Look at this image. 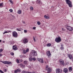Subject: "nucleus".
Wrapping results in <instances>:
<instances>
[{"label": "nucleus", "mask_w": 73, "mask_h": 73, "mask_svg": "<svg viewBox=\"0 0 73 73\" xmlns=\"http://www.w3.org/2000/svg\"><path fill=\"white\" fill-rule=\"evenodd\" d=\"M32 60L33 61H36V58H32Z\"/></svg>", "instance_id": "nucleus-28"}, {"label": "nucleus", "mask_w": 73, "mask_h": 73, "mask_svg": "<svg viewBox=\"0 0 73 73\" xmlns=\"http://www.w3.org/2000/svg\"><path fill=\"white\" fill-rule=\"evenodd\" d=\"M37 24L38 25H40V22L39 21H38L37 22Z\"/></svg>", "instance_id": "nucleus-31"}, {"label": "nucleus", "mask_w": 73, "mask_h": 73, "mask_svg": "<svg viewBox=\"0 0 73 73\" xmlns=\"http://www.w3.org/2000/svg\"><path fill=\"white\" fill-rule=\"evenodd\" d=\"M62 70L58 68L56 70V73H60L62 72Z\"/></svg>", "instance_id": "nucleus-10"}, {"label": "nucleus", "mask_w": 73, "mask_h": 73, "mask_svg": "<svg viewBox=\"0 0 73 73\" xmlns=\"http://www.w3.org/2000/svg\"><path fill=\"white\" fill-rule=\"evenodd\" d=\"M46 70L48 71L47 73H49L50 72H51V68L48 65H46Z\"/></svg>", "instance_id": "nucleus-1"}, {"label": "nucleus", "mask_w": 73, "mask_h": 73, "mask_svg": "<svg viewBox=\"0 0 73 73\" xmlns=\"http://www.w3.org/2000/svg\"><path fill=\"white\" fill-rule=\"evenodd\" d=\"M60 49H61V50H63L64 49V47H60Z\"/></svg>", "instance_id": "nucleus-38"}, {"label": "nucleus", "mask_w": 73, "mask_h": 73, "mask_svg": "<svg viewBox=\"0 0 73 73\" xmlns=\"http://www.w3.org/2000/svg\"><path fill=\"white\" fill-rule=\"evenodd\" d=\"M55 40L56 42H60L61 41V39L60 37H58V38H56L55 39Z\"/></svg>", "instance_id": "nucleus-5"}, {"label": "nucleus", "mask_w": 73, "mask_h": 73, "mask_svg": "<svg viewBox=\"0 0 73 73\" xmlns=\"http://www.w3.org/2000/svg\"><path fill=\"white\" fill-rule=\"evenodd\" d=\"M11 16H12V17H13V18H15V16H14V15H11Z\"/></svg>", "instance_id": "nucleus-47"}, {"label": "nucleus", "mask_w": 73, "mask_h": 73, "mask_svg": "<svg viewBox=\"0 0 73 73\" xmlns=\"http://www.w3.org/2000/svg\"><path fill=\"white\" fill-rule=\"evenodd\" d=\"M66 28L67 30H68L70 31H73L72 27L70 26H67L66 27Z\"/></svg>", "instance_id": "nucleus-6"}, {"label": "nucleus", "mask_w": 73, "mask_h": 73, "mask_svg": "<svg viewBox=\"0 0 73 73\" xmlns=\"http://www.w3.org/2000/svg\"><path fill=\"white\" fill-rule=\"evenodd\" d=\"M59 62L61 65H64V64H65L64 63V60H59Z\"/></svg>", "instance_id": "nucleus-11"}, {"label": "nucleus", "mask_w": 73, "mask_h": 73, "mask_svg": "<svg viewBox=\"0 0 73 73\" xmlns=\"http://www.w3.org/2000/svg\"><path fill=\"white\" fill-rule=\"evenodd\" d=\"M13 36L14 37H17L18 36L17 33L16 31H14L12 33Z\"/></svg>", "instance_id": "nucleus-7"}, {"label": "nucleus", "mask_w": 73, "mask_h": 73, "mask_svg": "<svg viewBox=\"0 0 73 73\" xmlns=\"http://www.w3.org/2000/svg\"><path fill=\"white\" fill-rule=\"evenodd\" d=\"M20 66H23V64L22 63H21L20 64Z\"/></svg>", "instance_id": "nucleus-42"}, {"label": "nucleus", "mask_w": 73, "mask_h": 73, "mask_svg": "<svg viewBox=\"0 0 73 73\" xmlns=\"http://www.w3.org/2000/svg\"><path fill=\"white\" fill-rule=\"evenodd\" d=\"M8 32H8L7 31H6L5 32H4L3 33V35H4V34H5V33H8Z\"/></svg>", "instance_id": "nucleus-40"}, {"label": "nucleus", "mask_w": 73, "mask_h": 73, "mask_svg": "<svg viewBox=\"0 0 73 73\" xmlns=\"http://www.w3.org/2000/svg\"><path fill=\"white\" fill-rule=\"evenodd\" d=\"M10 54L12 56H13L14 55V53L13 52H11Z\"/></svg>", "instance_id": "nucleus-35"}, {"label": "nucleus", "mask_w": 73, "mask_h": 73, "mask_svg": "<svg viewBox=\"0 0 73 73\" xmlns=\"http://www.w3.org/2000/svg\"><path fill=\"white\" fill-rule=\"evenodd\" d=\"M7 69H5V70H4V71L5 72H7Z\"/></svg>", "instance_id": "nucleus-51"}, {"label": "nucleus", "mask_w": 73, "mask_h": 73, "mask_svg": "<svg viewBox=\"0 0 73 73\" xmlns=\"http://www.w3.org/2000/svg\"><path fill=\"white\" fill-rule=\"evenodd\" d=\"M1 40H0V42H1Z\"/></svg>", "instance_id": "nucleus-56"}, {"label": "nucleus", "mask_w": 73, "mask_h": 73, "mask_svg": "<svg viewBox=\"0 0 73 73\" xmlns=\"http://www.w3.org/2000/svg\"><path fill=\"white\" fill-rule=\"evenodd\" d=\"M61 47H63L64 46V45L62 44H61Z\"/></svg>", "instance_id": "nucleus-49"}, {"label": "nucleus", "mask_w": 73, "mask_h": 73, "mask_svg": "<svg viewBox=\"0 0 73 73\" xmlns=\"http://www.w3.org/2000/svg\"><path fill=\"white\" fill-rule=\"evenodd\" d=\"M27 30H24V33H27Z\"/></svg>", "instance_id": "nucleus-39"}, {"label": "nucleus", "mask_w": 73, "mask_h": 73, "mask_svg": "<svg viewBox=\"0 0 73 73\" xmlns=\"http://www.w3.org/2000/svg\"><path fill=\"white\" fill-rule=\"evenodd\" d=\"M52 10L53 11L54 10V6H53L52 7Z\"/></svg>", "instance_id": "nucleus-32"}, {"label": "nucleus", "mask_w": 73, "mask_h": 73, "mask_svg": "<svg viewBox=\"0 0 73 73\" xmlns=\"http://www.w3.org/2000/svg\"><path fill=\"white\" fill-rule=\"evenodd\" d=\"M67 56L69 58V59H70V60H72V58H73V57H72V55L70 54H68Z\"/></svg>", "instance_id": "nucleus-13"}, {"label": "nucleus", "mask_w": 73, "mask_h": 73, "mask_svg": "<svg viewBox=\"0 0 73 73\" xmlns=\"http://www.w3.org/2000/svg\"><path fill=\"white\" fill-rule=\"evenodd\" d=\"M2 51H3V49H0V52H1Z\"/></svg>", "instance_id": "nucleus-45"}, {"label": "nucleus", "mask_w": 73, "mask_h": 73, "mask_svg": "<svg viewBox=\"0 0 73 73\" xmlns=\"http://www.w3.org/2000/svg\"><path fill=\"white\" fill-rule=\"evenodd\" d=\"M2 56V54H0V57Z\"/></svg>", "instance_id": "nucleus-52"}, {"label": "nucleus", "mask_w": 73, "mask_h": 73, "mask_svg": "<svg viewBox=\"0 0 73 73\" xmlns=\"http://www.w3.org/2000/svg\"><path fill=\"white\" fill-rule=\"evenodd\" d=\"M33 39L34 41L36 42V39H35V37H33Z\"/></svg>", "instance_id": "nucleus-44"}, {"label": "nucleus", "mask_w": 73, "mask_h": 73, "mask_svg": "<svg viewBox=\"0 0 73 73\" xmlns=\"http://www.w3.org/2000/svg\"><path fill=\"white\" fill-rule=\"evenodd\" d=\"M37 60L38 61H39L41 63H43L44 62V60L43 58H37Z\"/></svg>", "instance_id": "nucleus-9"}, {"label": "nucleus", "mask_w": 73, "mask_h": 73, "mask_svg": "<svg viewBox=\"0 0 73 73\" xmlns=\"http://www.w3.org/2000/svg\"><path fill=\"white\" fill-rule=\"evenodd\" d=\"M30 8L31 9V10H33V7H31Z\"/></svg>", "instance_id": "nucleus-37"}, {"label": "nucleus", "mask_w": 73, "mask_h": 73, "mask_svg": "<svg viewBox=\"0 0 73 73\" xmlns=\"http://www.w3.org/2000/svg\"><path fill=\"white\" fill-rule=\"evenodd\" d=\"M1 62H2L3 64H7V65H10L11 64V62H9L7 61H0Z\"/></svg>", "instance_id": "nucleus-4"}, {"label": "nucleus", "mask_w": 73, "mask_h": 73, "mask_svg": "<svg viewBox=\"0 0 73 73\" xmlns=\"http://www.w3.org/2000/svg\"><path fill=\"white\" fill-rule=\"evenodd\" d=\"M46 54L48 57H50V56H51V53L49 51L47 52Z\"/></svg>", "instance_id": "nucleus-12"}, {"label": "nucleus", "mask_w": 73, "mask_h": 73, "mask_svg": "<svg viewBox=\"0 0 73 73\" xmlns=\"http://www.w3.org/2000/svg\"><path fill=\"white\" fill-rule=\"evenodd\" d=\"M62 31H65V30L64 28H62Z\"/></svg>", "instance_id": "nucleus-48"}, {"label": "nucleus", "mask_w": 73, "mask_h": 73, "mask_svg": "<svg viewBox=\"0 0 73 73\" xmlns=\"http://www.w3.org/2000/svg\"><path fill=\"white\" fill-rule=\"evenodd\" d=\"M32 3L33 4H35V2H33V1H32Z\"/></svg>", "instance_id": "nucleus-53"}, {"label": "nucleus", "mask_w": 73, "mask_h": 73, "mask_svg": "<svg viewBox=\"0 0 73 73\" xmlns=\"http://www.w3.org/2000/svg\"><path fill=\"white\" fill-rule=\"evenodd\" d=\"M23 60L21 59V62H23Z\"/></svg>", "instance_id": "nucleus-54"}, {"label": "nucleus", "mask_w": 73, "mask_h": 73, "mask_svg": "<svg viewBox=\"0 0 73 73\" xmlns=\"http://www.w3.org/2000/svg\"><path fill=\"white\" fill-rule=\"evenodd\" d=\"M66 1L67 4L70 7H72V2L69 0H65Z\"/></svg>", "instance_id": "nucleus-2"}, {"label": "nucleus", "mask_w": 73, "mask_h": 73, "mask_svg": "<svg viewBox=\"0 0 73 73\" xmlns=\"http://www.w3.org/2000/svg\"><path fill=\"white\" fill-rule=\"evenodd\" d=\"M17 72H21V70H20V69H17Z\"/></svg>", "instance_id": "nucleus-23"}, {"label": "nucleus", "mask_w": 73, "mask_h": 73, "mask_svg": "<svg viewBox=\"0 0 73 73\" xmlns=\"http://www.w3.org/2000/svg\"><path fill=\"white\" fill-rule=\"evenodd\" d=\"M3 3H0V7H3Z\"/></svg>", "instance_id": "nucleus-24"}, {"label": "nucleus", "mask_w": 73, "mask_h": 73, "mask_svg": "<svg viewBox=\"0 0 73 73\" xmlns=\"http://www.w3.org/2000/svg\"><path fill=\"white\" fill-rule=\"evenodd\" d=\"M32 60H33L32 58H29V61H32Z\"/></svg>", "instance_id": "nucleus-29"}, {"label": "nucleus", "mask_w": 73, "mask_h": 73, "mask_svg": "<svg viewBox=\"0 0 73 73\" xmlns=\"http://www.w3.org/2000/svg\"><path fill=\"white\" fill-rule=\"evenodd\" d=\"M44 17L46 19H49V17H48L46 16V15H45Z\"/></svg>", "instance_id": "nucleus-19"}, {"label": "nucleus", "mask_w": 73, "mask_h": 73, "mask_svg": "<svg viewBox=\"0 0 73 73\" xmlns=\"http://www.w3.org/2000/svg\"><path fill=\"white\" fill-rule=\"evenodd\" d=\"M11 44H13L15 43V42L13 41H12L10 42Z\"/></svg>", "instance_id": "nucleus-27"}, {"label": "nucleus", "mask_w": 73, "mask_h": 73, "mask_svg": "<svg viewBox=\"0 0 73 73\" xmlns=\"http://www.w3.org/2000/svg\"><path fill=\"white\" fill-rule=\"evenodd\" d=\"M29 72H27L26 73V72H25V70H23L22 72V73H28Z\"/></svg>", "instance_id": "nucleus-26"}, {"label": "nucleus", "mask_w": 73, "mask_h": 73, "mask_svg": "<svg viewBox=\"0 0 73 73\" xmlns=\"http://www.w3.org/2000/svg\"><path fill=\"white\" fill-rule=\"evenodd\" d=\"M22 41L23 42V43L25 44H27V43H28V39L27 38H25L23 39L22 40Z\"/></svg>", "instance_id": "nucleus-8"}, {"label": "nucleus", "mask_w": 73, "mask_h": 73, "mask_svg": "<svg viewBox=\"0 0 73 73\" xmlns=\"http://www.w3.org/2000/svg\"><path fill=\"white\" fill-rule=\"evenodd\" d=\"M31 54L32 56L31 57H32V56L35 57V56L37 55V53L35 51H32L31 53Z\"/></svg>", "instance_id": "nucleus-3"}, {"label": "nucleus", "mask_w": 73, "mask_h": 73, "mask_svg": "<svg viewBox=\"0 0 73 73\" xmlns=\"http://www.w3.org/2000/svg\"><path fill=\"white\" fill-rule=\"evenodd\" d=\"M0 72H1V73H4V72L1 70H0Z\"/></svg>", "instance_id": "nucleus-41"}, {"label": "nucleus", "mask_w": 73, "mask_h": 73, "mask_svg": "<svg viewBox=\"0 0 73 73\" xmlns=\"http://www.w3.org/2000/svg\"><path fill=\"white\" fill-rule=\"evenodd\" d=\"M36 3L37 4H41V1L40 0H37L36 1Z\"/></svg>", "instance_id": "nucleus-16"}, {"label": "nucleus", "mask_w": 73, "mask_h": 73, "mask_svg": "<svg viewBox=\"0 0 73 73\" xmlns=\"http://www.w3.org/2000/svg\"><path fill=\"white\" fill-rule=\"evenodd\" d=\"M72 62H73V58H72Z\"/></svg>", "instance_id": "nucleus-55"}, {"label": "nucleus", "mask_w": 73, "mask_h": 73, "mask_svg": "<svg viewBox=\"0 0 73 73\" xmlns=\"http://www.w3.org/2000/svg\"><path fill=\"white\" fill-rule=\"evenodd\" d=\"M9 1L12 4H13V2L12 0H9Z\"/></svg>", "instance_id": "nucleus-33"}, {"label": "nucleus", "mask_w": 73, "mask_h": 73, "mask_svg": "<svg viewBox=\"0 0 73 73\" xmlns=\"http://www.w3.org/2000/svg\"><path fill=\"white\" fill-rule=\"evenodd\" d=\"M17 13L18 14H21V10H19L18 11Z\"/></svg>", "instance_id": "nucleus-20"}, {"label": "nucleus", "mask_w": 73, "mask_h": 73, "mask_svg": "<svg viewBox=\"0 0 73 73\" xmlns=\"http://www.w3.org/2000/svg\"><path fill=\"white\" fill-rule=\"evenodd\" d=\"M27 51H26V50H24L23 51V53H24V54H26L27 53Z\"/></svg>", "instance_id": "nucleus-25"}, {"label": "nucleus", "mask_w": 73, "mask_h": 73, "mask_svg": "<svg viewBox=\"0 0 73 73\" xmlns=\"http://www.w3.org/2000/svg\"><path fill=\"white\" fill-rule=\"evenodd\" d=\"M72 69H73V68L72 67H70L68 68V70L69 72H71L72 71Z\"/></svg>", "instance_id": "nucleus-18"}, {"label": "nucleus", "mask_w": 73, "mask_h": 73, "mask_svg": "<svg viewBox=\"0 0 73 73\" xmlns=\"http://www.w3.org/2000/svg\"><path fill=\"white\" fill-rule=\"evenodd\" d=\"M63 72L65 73H68V69L66 68H65L63 70Z\"/></svg>", "instance_id": "nucleus-14"}, {"label": "nucleus", "mask_w": 73, "mask_h": 73, "mask_svg": "<svg viewBox=\"0 0 73 73\" xmlns=\"http://www.w3.org/2000/svg\"><path fill=\"white\" fill-rule=\"evenodd\" d=\"M23 64L25 65H28V62L27 61V60L24 61L23 62Z\"/></svg>", "instance_id": "nucleus-17"}, {"label": "nucleus", "mask_w": 73, "mask_h": 73, "mask_svg": "<svg viewBox=\"0 0 73 73\" xmlns=\"http://www.w3.org/2000/svg\"><path fill=\"white\" fill-rule=\"evenodd\" d=\"M33 29H34V30H35V29H36V27H33Z\"/></svg>", "instance_id": "nucleus-46"}, {"label": "nucleus", "mask_w": 73, "mask_h": 73, "mask_svg": "<svg viewBox=\"0 0 73 73\" xmlns=\"http://www.w3.org/2000/svg\"><path fill=\"white\" fill-rule=\"evenodd\" d=\"M26 51L27 52H29V49H28V48H27L26 50Z\"/></svg>", "instance_id": "nucleus-36"}, {"label": "nucleus", "mask_w": 73, "mask_h": 73, "mask_svg": "<svg viewBox=\"0 0 73 73\" xmlns=\"http://www.w3.org/2000/svg\"><path fill=\"white\" fill-rule=\"evenodd\" d=\"M17 63H20L19 60L18 59H17Z\"/></svg>", "instance_id": "nucleus-34"}, {"label": "nucleus", "mask_w": 73, "mask_h": 73, "mask_svg": "<svg viewBox=\"0 0 73 73\" xmlns=\"http://www.w3.org/2000/svg\"><path fill=\"white\" fill-rule=\"evenodd\" d=\"M51 44L50 43H48L47 44V46H51Z\"/></svg>", "instance_id": "nucleus-22"}, {"label": "nucleus", "mask_w": 73, "mask_h": 73, "mask_svg": "<svg viewBox=\"0 0 73 73\" xmlns=\"http://www.w3.org/2000/svg\"><path fill=\"white\" fill-rule=\"evenodd\" d=\"M9 11L10 12H13V10L12 9H10Z\"/></svg>", "instance_id": "nucleus-30"}, {"label": "nucleus", "mask_w": 73, "mask_h": 73, "mask_svg": "<svg viewBox=\"0 0 73 73\" xmlns=\"http://www.w3.org/2000/svg\"><path fill=\"white\" fill-rule=\"evenodd\" d=\"M17 70H15V71H14V73H17Z\"/></svg>", "instance_id": "nucleus-43"}, {"label": "nucleus", "mask_w": 73, "mask_h": 73, "mask_svg": "<svg viewBox=\"0 0 73 73\" xmlns=\"http://www.w3.org/2000/svg\"><path fill=\"white\" fill-rule=\"evenodd\" d=\"M22 22H23V24H25V21H23Z\"/></svg>", "instance_id": "nucleus-50"}, {"label": "nucleus", "mask_w": 73, "mask_h": 73, "mask_svg": "<svg viewBox=\"0 0 73 73\" xmlns=\"http://www.w3.org/2000/svg\"><path fill=\"white\" fill-rule=\"evenodd\" d=\"M16 29L18 31H21V28H19V29L17 28Z\"/></svg>", "instance_id": "nucleus-21"}, {"label": "nucleus", "mask_w": 73, "mask_h": 73, "mask_svg": "<svg viewBox=\"0 0 73 73\" xmlns=\"http://www.w3.org/2000/svg\"><path fill=\"white\" fill-rule=\"evenodd\" d=\"M13 50H16L17 49V46H13Z\"/></svg>", "instance_id": "nucleus-15"}]
</instances>
